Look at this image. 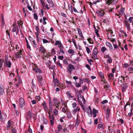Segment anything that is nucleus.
<instances>
[{
  "label": "nucleus",
  "mask_w": 133,
  "mask_h": 133,
  "mask_svg": "<svg viewBox=\"0 0 133 133\" xmlns=\"http://www.w3.org/2000/svg\"><path fill=\"white\" fill-rule=\"evenodd\" d=\"M124 79V77L122 76H121L117 79H116L114 81V83L118 86L121 85L123 82Z\"/></svg>",
  "instance_id": "f257e3e1"
},
{
  "label": "nucleus",
  "mask_w": 133,
  "mask_h": 133,
  "mask_svg": "<svg viewBox=\"0 0 133 133\" xmlns=\"http://www.w3.org/2000/svg\"><path fill=\"white\" fill-rule=\"evenodd\" d=\"M5 58L4 66L6 68H10L12 65L11 63L9 60L8 59V57L7 58L5 57Z\"/></svg>",
  "instance_id": "f03ea898"
},
{
  "label": "nucleus",
  "mask_w": 133,
  "mask_h": 133,
  "mask_svg": "<svg viewBox=\"0 0 133 133\" xmlns=\"http://www.w3.org/2000/svg\"><path fill=\"white\" fill-rule=\"evenodd\" d=\"M15 52V56L16 58H19L23 56V52L21 50H18Z\"/></svg>",
  "instance_id": "7ed1b4c3"
},
{
  "label": "nucleus",
  "mask_w": 133,
  "mask_h": 133,
  "mask_svg": "<svg viewBox=\"0 0 133 133\" xmlns=\"http://www.w3.org/2000/svg\"><path fill=\"white\" fill-rule=\"evenodd\" d=\"M68 73L70 74L72 73L71 71L75 69V66L72 64H69L67 68Z\"/></svg>",
  "instance_id": "20e7f679"
},
{
  "label": "nucleus",
  "mask_w": 133,
  "mask_h": 133,
  "mask_svg": "<svg viewBox=\"0 0 133 133\" xmlns=\"http://www.w3.org/2000/svg\"><path fill=\"white\" fill-rule=\"evenodd\" d=\"M40 51L41 52V53L43 54V58L44 59V57H47L48 55L47 54V53L45 49L43 47L41 46L40 48Z\"/></svg>",
  "instance_id": "39448f33"
},
{
  "label": "nucleus",
  "mask_w": 133,
  "mask_h": 133,
  "mask_svg": "<svg viewBox=\"0 0 133 133\" xmlns=\"http://www.w3.org/2000/svg\"><path fill=\"white\" fill-rule=\"evenodd\" d=\"M98 51V49L96 48H95L93 51L92 55V58L94 60L98 59L97 57V54Z\"/></svg>",
  "instance_id": "423d86ee"
},
{
  "label": "nucleus",
  "mask_w": 133,
  "mask_h": 133,
  "mask_svg": "<svg viewBox=\"0 0 133 133\" xmlns=\"http://www.w3.org/2000/svg\"><path fill=\"white\" fill-rule=\"evenodd\" d=\"M33 115L32 111L29 110L26 112L25 117L27 119H31L33 117Z\"/></svg>",
  "instance_id": "0eeeda50"
},
{
  "label": "nucleus",
  "mask_w": 133,
  "mask_h": 133,
  "mask_svg": "<svg viewBox=\"0 0 133 133\" xmlns=\"http://www.w3.org/2000/svg\"><path fill=\"white\" fill-rule=\"evenodd\" d=\"M25 105V101L22 98H20L19 100V106L20 108H23Z\"/></svg>",
  "instance_id": "6e6552de"
},
{
  "label": "nucleus",
  "mask_w": 133,
  "mask_h": 133,
  "mask_svg": "<svg viewBox=\"0 0 133 133\" xmlns=\"http://www.w3.org/2000/svg\"><path fill=\"white\" fill-rule=\"evenodd\" d=\"M49 117L51 125H53L55 120V117L54 115H52V116L50 115L49 116Z\"/></svg>",
  "instance_id": "1a4fd4ad"
},
{
  "label": "nucleus",
  "mask_w": 133,
  "mask_h": 133,
  "mask_svg": "<svg viewBox=\"0 0 133 133\" xmlns=\"http://www.w3.org/2000/svg\"><path fill=\"white\" fill-rule=\"evenodd\" d=\"M96 13L100 17L103 16L105 14L104 12L103 9H101L100 10H97Z\"/></svg>",
  "instance_id": "9d476101"
},
{
  "label": "nucleus",
  "mask_w": 133,
  "mask_h": 133,
  "mask_svg": "<svg viewBox=\"0 0 133 133\" xmlns=\"http://www.w3.org/2000/svg\"><path fill=\"white\" fill-rule=\"evenodd\" d=\"M99 74L102 79L101 81L103 82L105 84L106 83H107V82L105 81V79L104 78V73L102 72H99Z\"/></svg>",
  "instance_id": "9b49d317"
},
{
  "label": "nucleus",
  "mask_w": 133,
  "mask_h": 133,
  "mask_svg": "<svg viewBox=\"0 0 133 133\" xmlns=\"http://www.w3.org/2000/svg\"><path fill=\"white\" fill-rule=\"evenodd\" d=\"M128 85L126 83H124L122 84L121 86V89L123 93H124L126 91Z\"/></svg>",
  "instance_id": "f8f14e48"
},
{
  "label": "nucleus",
  "mask_w": 133,
  "mask_h": 133,
  "mask_svg": "<svg viewBox=\"0 0 133 133\" xmlns=\"http://www.w3.org/2000/svg\"><path fill=\"white\" fill-rule=\"evenodd\" d=\"M13 29L12 30V32H16V34H17L19 32V29L18 28L17 26H15L14 25H12Z\"/></svg>",
  "instance_id": "ddd939ff"
},
{
  "label": "nucleus",
  "mask_w": 133,
  "mask_h": 133,
  "mask_svg": "<svg viewBox=\"0 0 133 133\" xmlns=\"http://www.w3.org/2000/svg\"><path fill=\"white\" fill-rule=\"evenodd\" d=\"M12 122L10 120H9L6 126L7 130H9L12 128V127L11 126Z\"/></svg>",
  "instance_id": "4468645a"
},
{
  "label": "nucleus",
  "mask_w": 133,
  "mask_h": 133,
  "mask_svg": "<svg viewBox=\"0 0 133 133\" xmlns=\"http://www.w3.org/2000/svg\"><path fill=\"white\" fill-rule=\"evenodd\" d=\"M33 70L36 73L38 74L42 73L41 71L39 68H38L37 66H35V68L33 69Z\"/></svg>",
  "instance_id": "2eb2a0df"
},
{
  "label": "nucleus",
  "mask_w": 133,
  "mask_h": 133,
  "mask_svg": "<svg viewBox=\"0 0 133 133\" xmlns=\"http://www.w3.org/2000/svg\"><path fill=\"white\" fill-rule=\"evenodd\" d=\"M87 109L88 110V114L89 116L90 117H91L92 116V115L91 108V107L90 106H89L88 108H87Z\"/></svg>",
  "instance_id": "dca6fc26"
},
{
  "label": "nucleus",
  "mask_w": 133,
  "mask_h": 133,
  "mask_svg": "<svg viewBox=\"0 0 133 133\" xmlns=\"http://www.w3.org/2000/svg\"><path fill=\"white\" fill-rule=\"evenodd\" d=\"M68 109H69L68 108L67 105H66L65 106H64V107L62 108V111L65 113L66 112H67V111H69Z\"/></svg>",
  "instance_id": "f3484780"
},
{
  "label": "nucleus",
  "mask_w": 133,
  "mask_h": 133,
  "mask_svg": "<svg viewBox=\"0 0 133 133\" xmlns=\"http://www.w3.org/2000/svg\"><path fill=\"white\" fill-rule=\"evenodd\" d=\"M125 22V25L126 26L127 28V29L130 31V24L128 23V21L127 20H125L124 21Z\"/></svg>",
  "instance_id": "a211bd4d"
},
{
  "label": "nucleus",
  "mask_w": 133,
  "mask_h": 133,
  "mask_svg": "<svg viewBox=\"0 0 133 133\" xmlns=\"http://www.w3.org/2000/svg\"><path fill=\"white\" fill-rule=\"evenodd\" d=\"M53 81L55 83L57 84H60V82L58 79L57 78H55V75L53 74Z\"/></svg>",
  "instance_id": "6ab92c4d"
},
{
  "label": "nucleus",
  "mask_w": 133,
  "mask_h": 133,
  "mask_svg": "<svg viewBox=\"0 0 133 133\" xmlns=\"http://www.w3.org/2000/svg\"><path fill=\"white\" fill-rule=\"evenodd\" d=\"M46 1L51 7H52L54 6L55 5L52 0H46Z\"/></svg>",
  "instance_id": "aec40b11"
},
{
  "label": "nucleus",
  "mask_w": 133,
  "mask_h": 133,
  "mask_svg": "<svg viewBox=\"0 0 133 133\" xmlns=\"http://www.w3.org/2000/svg\"><path fill=\"white\" fill-rule=\"evenodd\" d=\"M80 111V108L77 106L75 109L72 110V112L74 114H76L77 111L79 112Z\"/></svg>",
  "instance_id": "412c9836"
},
{
  "label": "nucleus",
  "mask_w": 133,
  "mask_h": 133,
  "mask_svg": "<svg viewBox=\"0 0 133 133\" xmlns=\"http://www.w3.org/2000/svg\"><path fill=\"white\" fill-rule=\"evenodd\" d=\"M67 95V97L69 99L72 98L74 97V96H72L71 94L70 91H68L66 92Z\"/></svg>",
  "instance_id": "4be33fe9"
},
{
  "label": "nucleus",
  "mask_w": 133,
  "mask_h": 133,
  "mask_svg": "<svg viewBox=\"0 0 133 133\" xmlns=\"http://www.w3.org/2000/svg\"><path fill=\"white\" fill-rule=\"evenodd\" d=\"M39 84L41 86H43L45 85L46 82L45 80L43 79L38 81Z\"/></svg>",
  "instance_id": "5701e85b"
},
{
  "label": "nucleus",
  "mask_w": 133,
  "mask_h": 133,
  "mask_svg": "<svg viewBox=\"0 0 133 133\" xmlns=\"http://www.w3.org/2000/svg\"><path fill=\"white\" fill-rule=\"evenodd\" d=\"M44 107V109L46 111V112H47L48 111V108L47 107L45 101H44L42 104Z\"/></svg>",
  "instance_id": "b1692460"
},
{
  "label": "nucleus",
  "mask_w": 133,
  "mask_h": 133,
  "mask_svg": "<svg viewBox=\"0 0 133 133\" xmlns=\"http://www.w3.org/2000/svg\"><path fill=\"white\" fill-rule=\"evenodd\" d=\"M4 92V90L2 85L0 84V94L2 95Z\"/></svg>",
  "instance_id": "393cba45"
},
{
  "label": "nucleus",
  "mask_w": 133,
  "mask_h": 133,
  "mask_svg": "<svg viewBox=\"0 0 133 133\" xmlns=\"http://www.w3.org/2000/svg\"><path fill=\"white\" fill-rule=\"evenodd\" d=\"M53 102L54 104V105H56L59 104L60 102L56 98H55L53 99Z\"/></svg>",
  "instance_id": "a878e982"
},
{
  "label": "nucleus",
  "mask_w": 133,
  "mask_h": 133,
  "mask_svg": "<svg viewBox=\"0 0 133 133\" xmlns=\"http://www.w3.org/2000/svg\"><path fill=\"white\" fill-rule=\"evenodd\" d=\"M110 109L109 108H108L106 111V117L108 118L109 117Z\"/></svg>",
  "instance_id": "bb28decb"
},
{
  "label": "nucleus",
  "mask_w": 133,
  "mask_h": 133,
  "mask_svg": "<svg viewBox=\"0 0 133 133\" xmlns=\"http://www.w3.org/2000/svg\"><path fill=\"white\" fill-rule=\"evenodd\" d=\"M57 128L58 130L56 132L57 133H58L62 130V125H58L57 126Z\"/></svg>",
  "instance_id": "cd10ccee"
},
{
  "label": "nucleus",
  "mask_w": 133,
  "mask_h": 133,
  "mask_svg": "<svg viewBox=\"0 0 133 133\" xmlns=\"http://www.w3.org/2000/svg\"><path fill=\"white\" fill-rule=\"evenodd\" d=\"M77 29L78 34H79V35L82 38H83L84 37L82 35V31L79 28H78Z\"/></svg>",
  "instance_id": "c85d7f7f"
},
{
  "label": "nucleus",
  "mask_w": 133,
  "mask_h": 133,
  "mask_svg": "<svg viewBox=\"0 0 133 133\" xmlns=\"http://www.w3.org/2000/svg\"><path fill=\"white\" fill-rule=\"evenodd\" d=\"M4 60L3 59H0V70H3V69L2 68V67L3 65V63L4 62Z\"/></svg>",
  "instance_id": "c756f323"
},
{
  "label": "nucleus",
  "mask_w": 133,
  "mask_h": 133,
  "mask_svg": "<svg viewBox=\"0 0 133 133\" xmlns=\"http://www.w3.org/2000/svg\"><path fill=\"white\" fill-rule=\"evenodd\" d=\"M108 79L111 80L112 78L114 77V75L111 73L109 74L108 76Z\"/></svg>",
  "instance_id": "7c9ffc66"
},
{
  "label": "nucleus",
  "mask_w": 133,
  "mask_h": 133,
  "mask_svg": "<svg viewBox=\"0 0 133 133\" xmlns=\"http://www.w3.org/2000/svg\"><path fill=\"white\" fill-rule=\"evenodd\" d=\"M67 117L68 118H70L72 117V114L69 111H67Z\"/></svg>",
  "instance_id": "2f4dec72"
},
{
  "label": "nucleus",
  "mask_w": 133,
  "mask_h": 133,
  "mask_svg": "<svg viewBox=\"0 0 133 133\" xmlns=\"http://www.w3.org/2000/svg\"><path fill=\"white\" fill-rule=\"evenodd\" d=\"M61 103L62 105H64V106H65L66 105H67V102L64 101L62 98L61 99Z\"/></svg>",
  "instance_id": "473e14b6"
},
{
  "label": "nucleus",
  "mask_w": 133,
  "mask_h": 133,
  "mask_svg": "<svg viewBox=\"0 0 133 133\" xmlns=\"http://www.w3.org/2000/svg\"><path fill=\"white\" fill-rule=\"evenodd\" d=\"M108 34L107 33V35H108V34H109L110 33V34H111L110 36L112 37V36H114L113 35V32L112 30L110 29V30H108Z\"/></svg>",
  "instance_id": "72a5a7b5"
},
{
  "label": "nucleus",
  "mask_w": 133,
  "mask_h": 133,
  "mask_svg": "<svg viewBox=\"0 0 133 133\" xmlns=\"http://www.w3.org/2000/svg\"><path fill=\"white\" fill-rule=\"evenodd\" d=\"M37 77L38 81L43 79L42 76L40 75H38L37 76Z\"/></svg>",
  "instance_id": "f704fd0d"
},
{
  "label": "nucleus",
  "mask_w": 133,
  "mask_h": 133,
  "mask_svg": "<svg viewBox=\"0 0 133 133\" xmlns=\"http://www.w3.org/2000/svg\"><path fill=\"white\" fill-rule=\"evenodd\" d=\"M53 113L55 115H58V110L56 109L53 110Z\"/></svg>",
  "instance_id": "c9c22d12"
},
{
  "label": "nucleus",
  "mask_w": 133,
  "mask_h": 133,
  "mask_svg": "<svg viewBox=\"0 0 133 133\" xmlns=\"http://www.w3.org/2000/svg\"><path fill=\"white\" fill-rule=\"evenodd\" d=\"M97 128L99 129L102 128L103 130H104V128L103 127V125L101 124H99L98 125Z\"/></svg>",
  "instance_id": "e433bc0d"
},
{
  "label": "nucleus",
  "mask_w": 133,
  "mask_h": 133,
  "mask_svg": "<svg viewBox=\"0 0 133 133\" xmlns=\"http://www.w3.org/2000/svg\"><path fill=\"white\" fill-rule=\"evenodd\" d=\"M54 87H59L60 88H61L62 89H63V88H62L63 87H61L60 85V84H57V83H55L54 85Z\"/></svg>",
  "instance_id": "4c0bfd02"
},
{
  "label": "nucleus",
  "mask_w": 133,
  "mask_h": 133,
  "mask_svg": "<svg viewBox=\"0 0 133 133\" xmlns=\"http://www.w3.org/2000/svg\"><path fill=\"white\" fill-rule=\"evenodd\" d=\"M17 24L18 25V26L19 27L21 25H22L23 24V23L22 22V21L21 20L18 21L17 22Z\"/></svg>",
  "instance_id": "58836bf2"
},
{
  "label": "nucleus",
  "mask_w": 133,
  "mask_h": 133,
  "mask_svg": "<svg viewBox=\"0 0 133 133\" xmlns=\"http://www.w3.org/2000/svg\"><path fill=\"white\" fill-rule=\"evenodd\" d=\"M128 70L129 71L130 73L132 72V71L133 73V68L132 67L129 68L128 69Z\"/></svg>",
  "instance_id": "ea45409f"
},
{
  "label": "nucleus",
  "mask_w": 133,
  "mask_h": 133,
  "mask_svg": "<svg viewBox=\"0 0 133 133\" xmlns=\"http://www.w3.org/2000/svg\"><path fill=\"white\" fill-rule=\"evenodd\" d=\"M72 107L74 109L77 106V104L75 102L73 103L72 104Z\"/></svg>",
  "instance_id": "a19ab883"
},
{
  "label": "nucleus",
  "mask_w": 133,
  "mask_h": 133,
  "mask_svg": "<svg viewBox=\"0 0 133 133\" xmlns=\"http://www.w3.org/2000/svg\"><path fill=\"white\" fill-rule=\"evenodd\" d=\"M56 64L58 66L60 67L61 68H62V64L60 63L59 62H57L56 63Z\"/></svg>",
  "instance_id": "79ce46f5"
},
{
  "label": "nucleus",
  "mask_w": 133,
  "mask_h": 133,
  "mask_svg": "<svg viewBox=\"0 0 133 133\" xmlns=\"http://www.w3.org/2000/svg\"><path fill=\"white\" fill-rule=\"evenodd\" d=\"M49 107H52L53 105H52V101L50 98L49 99Z\"/></svg>",
  "instance_id": "37998d69"
},
{
  "label": "nucleus",
  "mask_w": 133,
  "mask_h": 133,
  "mask_svg": "<svg viewBox=\"0 0 133 133\" xmlns=\"http://www.w3.org/2000/svg\"><path fill=\"white\" fill-rule=\"evenodd\" d=\"M106 44L110 48H112L111 44L109 42H106Z\"/></svg>",
  "instance_id": "c03bdc74"
},
{
  "label": "nucleus",
  "mask_w": 133,
  "mask_h": 133,
  "mask_svg": "<svg viewBox=\"0 0 133 133\" xmlns=\"http://www.w3.org/2000/svg\"><path fill=\"white\" fill-rule=\"evenodd\" d=\"M83 79L85 82L87 83H89L90 82V81L88 78H83Z\"/></svg>",
  "instance_id": "a18cd8bd"
},
{
  "label": "nucleus",
  "mask_w": 133,
  "mask_h": 133,
  "mask_svg": "<svg viewBox=\"0 0 133 133\" xmlns=\"http://www.w3.org/2000/svg\"><path fill=\"white\" fill-rule=\"evenodd\" d=\"M37 32V33L36 32V33H37V34H39V27L38 26H35Z\"/></svg>",
  "instance_id": "49530a36"
},
{
  "label": "nucleus",
  "mask_w": 133,
  "mask_h": 133,
  "mask_svg": "<svg viewBox=\"0 0 133 133\" xmlns=\"http://www.w3.org/2000/svg\"><path fill=\"white\" fill-rule=\"evenodd\" d=\"M0 119L1 121L3 122L4 120H3L2 116V113L1 110H0Z\"/></svg>",
  "instance_id": "de8ad7c7"
},
{
  "label": "nucleus",
  "mask_w": 133,
  "mask_h": 133,
  "mask_svg": "<svg viewBox=\"0 0 133 133\" xmlns=\"http://www.w3.org/2000/svg\"><path fill=\"white\" fill-rule=\"evenodd\" d=\"M34 19H35L36 20H37L38 19V16L37 15L36 13H35L34 14Z\"/></svg>",
  "instance_id": "09e8293b"
},
{
  "label": "nucleus",
  "mask_w": 133,
  "mask_h": 133,
  "mask_svg": "<svg viewBox=\"0 0 133 133\" xmlns=\"http://www.w3.org/2000/svg\"><path fill=\"white\" fill-rule=\"evenodd\" d=\"M133 114V113L132 112H130L128 114V115H126V116L128 115V117H131V116H132V115Z\"/></svg>",
  "instance_id": "8fccbe9b"
},
{
  "label": "nucleus",
  "mask_w": 133,
  "mask_h": 133,
  "mask_svg": "<svg viewBox=\"0 0 133 133\" xmlns=\"http://www.w3.org/2000/svg\"><path fill=\"white\" fill-rule=\"evenodd\" d=\"M86 48L87 52L89 54L91 52V51L90 50L88 46H86Z\"/></svg>",
  "instance_id": "3c124183"
},
{
  "label": "nucleus",
  "mask_w": 133,
  "mask_h": 133,
  "mask_svg": "<svg viewBox=\"0 0 133 133\" xmlns=\"http://www.w3.org/2000/svg\"><path fill=\"white\" fill-rule=\"evenodd\" d=\"M106 50V48L105 47L103 46L101 48V51L103 52H104Z\"/></svg>",
  "instance_id": "603ef678"
},
{
  "label": "nucleus",
  "mask_w": 133,
  "mask_h": 133,
  "mask_svg": "<svg viewBox=\"0 0 133 133\" xmlns=\"http://www.w3.org/2000/svg\"><path fill=\"white\" fill-rule=\"evenodd\" d=\"M92 111L93 113L97 114L98 112V111L96 110L95 109H93Z\"/></svg>",
  "instance_id": "864d4df0"
},
{
  "label": "nucleus",
  "mask_w": 133,
  "mask_h": 133,
  "mask_svg": "<svg viewBox=\"0 0 133 133\" xmlns=\"http://www.w3.org/2000/svg\"><path fill=\"white\" fill-rule=\"evenodd\" d=\"M68 52L70 54H73L74 52V51L72 49H70L68 50Z\"/></svg>",
  "instance_id": "5fc2aeb1"
},
{
  "label": "nucleus",
  "mask_w": 133,
  "mask_h": 133,
  "mask_svg": "<svg viewBox=\"0 0 133 133\" xmlns=\"http://www.w3.org/2000/svg\"><path fill=\"white\" fill-rule=\"evenodd\" d=\"M15 49L16 50V51H18V50H21L19 49L18 45L17 44V45H15Z\"/></svg>",
  "instance_id": "6e6d98bb"
},
{
  "label": "nucleus",
  "mask_w": 133,
  "mask_h": 133,
  "mask_svg": "<svg viewBox=\"0 0 133 133\" xmlns=\"http://www.w3.org/2000/svg\"><path fill=\"white\" fill-rule=\"evenodd\" d=\"M87 59L88 61V63H89V64L90 65H91L92 64V63H91V62H92L93 61V60L91 59Z\"/></svg>",
  "instance_id": "4d7b16f0"
},
{
  "label": "nucleus",
  "mask_w": 133,
  "mask_h": 133,
  "mask_svg": "<svg viewBox=\"0 0 133 133\" xmlns=\"http://www.w3.org/2000/svg\"><path fill=\"white\" fill-rule=\"evenodd\" d=\"M75 85L76 86L77 88L80 87L81 86L80 84H79L77 82L75 83Z\"/></svg>",
  "instance_id": "13d9d810"
},
{
  "label": "nucleus",
  "mask_w": 133,
  "mask_h": 133,
  "mask_svg": "<svg viewBox=\"0 0 133 133\" xmlns=\"http://www.w3.org/2000/svg\"><path fill=\"white\" fill-rule=\"evenodd\" d=\"M130 65L128 63H125L124 64V67L125 68H127V67L129 66Z\"/></svg>",
  "instance_id": "bf43d9fd"
},
{
  "label": "nucleus",
  "mask_w": 133,
  "mask_h": 133,
  "mask_svg": "<svg viewBox=\"0 0 133 133\" xmlns=\"http://www.w3.org/2000/svg\"><path fill=\"white\" fill-rule=\"evenodd\" d=\"M112 60L111 58L107 60V62L109 63H110L112 62Z\"/></svg>",
  "instance_id": "052dcab7"
},
{
  "label": "nucleus",
  "mask_w": 133,
  "mask_h": 133,
  "mask_svg": "<svg viewBox=\"0 0 133 133\" xmlns=\"http://www.w3.org/2000/svg\"><path fill=\"white\" fill-rule=\"evenodd\" d=\"M85 67L90 70H91V69L90 66L88 64H86L85 65Z\"/></svg>",
  "instance_id": "680f3d73"
},
{
  "label": "nucleus",
  "mask_w": 133,
  "mask_h": 133,
  "mask_svg": "<svg viewBox=\"0 0 133 133\" xmlns=\"http://www.w3.org/2000/svg\"><path fill=\"white\" fill-rule=\"evenodd\" d=\"M118 121H119L122 124H123L124 123V120L122 118L119 119Z\"/></svg>",
  "instance_id": "e2e57ef3"
},
{
  "label": "nucleus",
  "mask_w": 133,
  "mask_h": 133,
  "mask_svg": "<svg viewBox=\"0 0 133 133\" xmlns=\"http://www.w3.org/2000/svg\"><path fill=\"white\" fill-rule=\"evenodd\" d=\"M95 32L96 34L97 35V36H99V34L98 33V30L97 28L96 29H95Z\"/></svg>",
  "instance_id": "0e129e2a"
},
{
  "label": "nucleus",
  "mask_w": 133,
  "mask_h": 133,
  "mask_svg": "<svg viewBox=\"0 0 133 133\" xmlns=\"http://www.w3.org/2000/svg\"><path fill=\"white\" fill-rule=\"evenodd\" d=\"M94 102L96 103H97L98 101V97H95L94 99Z\"/></svg>",
  "instance_id": "69168bd1"
},
{
  "label": "nucleus",
  "mask_w": 133,
  "mask_h": 133,
  "mask_svg": "<svg viewBox=\"0 0 133 133\" xmlns=\"http://www.w3.org/2000/svg\"><path fill=\"white\" fill-rule=\"evenodd\" d=\"M132 19H133V17H130L129 18L128 20L130 23H132L133 22V21Z\"/></svg>",
  "instance_id": "338daca9"
},
{
  "label": "nucleus",
  "mask_w": 133,
  "mask_h": 133,
  "mask_svg": "<svg viewBox=\"0 0 133 133\" xmlns=\"http://www.w3.org/2000/svg\"><path fill=\"white\" fill-rule=\"evenodd\" d=\"M12 133H16V130L14 128H12L11 129Z\"/></svg>",
  "instance_id": "774afa93"
}]
</instances>
